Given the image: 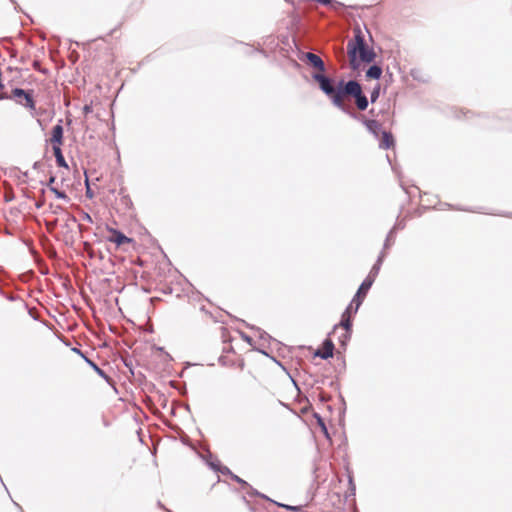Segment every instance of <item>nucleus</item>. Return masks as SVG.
<instances>
[{
    "label": "nucleus",
    "mask_w": 512,
    "mask_h": 512,
    "mask_svg": "<svg viewBox=\"0 0 512 512\" xmlns=\"http://www.w3.org/2000/svg\"><path fill=\"white\" fill-rule=\"evenodd\" d=\"M305 59L308 64L318 69L320 72L325 71V65L323 60L316 54L307 52ZM314 80L319 84L320 89L331 99L332 103L344 110L345 109V98L351 96L355 98V103L360 111H364L368 107V99L362 92L361 85L354 80L344 82L339 81L336 86L333 85L332 80L323 75L322 73L315 74Z\"/></svg>",
    "instance_id": "obj_1"
},
{
    "label": "nucleus",
    "mask_w": 512,
    "mask_h": 512,
    "mask_svg": "<svg viewBox=\"0 0 512 512\" xmlns=\"http://www.w3.org/2000/svg\"><path fill=\"white\" fill-rule=\"evenodd\" d=\"M347 53L353 69H358L361 62H372L376 56L374 51L366 45L360 29L355 30L354 38L348 41Z\"/></svg>",
    "instance_id": "obj_2"
},
{
    "label": "nucleus",
    "mask_w": 512,
    "mask_h": 512,
    "mask_svg": "<svg viewBox=\"0 0 512 512\" xmlns=\"http://www.w3.org/2000/svg\"><path fill=\"white\" fill-rule=\"evenodd\" d=\"M376 274L377 270L374 267L358 288L349 306L343 312L341 320H350L356 314L373 282L375 281Z\"/></svg>",
    "instance_id": "obj_3"
},
{
    "label": "nucleus",
    "mask_w": 512,
    "mask_h": 512,
    "mask_svg": "<svg viewBox=\"0 0 512 512\" xmlns=\"http://www.w3.org/2000/svg\"><path fill=\"white\" fill-rule=\"evenodd\" d=\"M14 100L17 104L23 106L29 111L31 116L35 117L36 112V101L34 99V90H24L21 88H14L8 94V98Z\"/></svg>",
    "instance_id": "obj_4"
},
{
    "label": "nucleus",
    "mask_w": 512,
    "mask_h": 512,
    "mask_svg": "<svg viewBox=\"0 0 512 512\" xmlns=\"http://www.w3.org/2000/svg\"><path fill=\"white\" fill-rule=\"evenodd\" d=\"M353 322H338L333 326L332 331L328 334V337L337 338L340 345L345 348L349 342L352 334Z\"/></svg>",
    "instance_id": "obj_5"
},
{
    "label": "nucleus",
    "mask_w": 512,
    "mask_h": 512,
    "mask_svg": "<svg viewBox=\"0 0 512 512\" xmlns=\"http://www.w3.org/2000/svg\"><path fill=\"white\" fill-rule=\"evenodd\" d=\"M106 231L108 233V235L106 236V240L108 242L114 243L116 247H122L124 245L135 243L133 238L127 237L126 235H124L122 232L115 228L107 226Z\"/></svg>",
    "instance_id": "obj_6"
},
{
    "label": "nucleus",
    "mask_w": 512,
    "mask_h": 512,
    "mask_svg": "<svg viewBox=\"0 0 512 512\" xmlns=\"http://www.w3.org/2000/svg\"><path fill=\"white\" fill-rule=\"evenodd\" d=\"M61 123L62 120H59V123L52 128L50 138L48 139L53 150L61 149L64 143V129Z\"/></svg>",
    "instance_id": "obj_7"
},
{
    "label": "nucleus",
    "mask_w": 512,
    "mask_h": 512,
    "mask_svg": "<svg viewBox=\"0 0 512 512\" xmlns=\"http://www.w3.org/2000/svg\"><path fill=\"white\" fill-rule=\"evenodd\" d=\"M335 345L331 338L327 337L322 342L321 346L316 349V351L313 353L314 357H319L323 360H327L334 355Z\"/></svg>",
    "instance_id": "obj_8"
},
{
    "label": "nucleus",
    "mask_w": 512,
    "mask_h": 512,
    "mask_svg": "<svg viewBox=\"0 0 512 512\" xmlns=\"http://www.w3.org/2000/svg\"><path fill=\"white\" fill-rule=\"evenodd\" d=\"M84 361L99 375L102 379H104L109 385L114 384V380L109 376L102 368H100L93 360L88 357H84Z\"/></svg>",
    "instance_id": "obj_9"
},
{
    "label": "nucleus",
    "mask_w": 512,
    "mask_h": 512,
    "mask_svg": "<svg viewBox=\"0 0 512 512\" xmlns=\"http://www.w3.org/2000/svg\"><path fill=\"white\" fill-rule=\"evenodd\" d=\"M394 146V138L390 132L384 131L380 139V147L383 149H389Z\"/></svg>",
    "instance_id": "obj_10"
},
{
    "label": "nucleus",
    "mask_w": 512,
    "mask_h": 512,
    "mask_svg": "<svg viewBox=\"0 0 512 512\" xmlns=\"http://www.w3.org/2000/svg\"><path fill=\"white\" fill-rule=\"evenodd\" d=\"M381 75H382V69H381V67H379L377 65L371 66L366 71V77L369 79H379L381 77Z\"/></svg>",
    "instance_id": "obj_11"
},
{
    "label": "nucleus",
    "mask_w": 512,
    "mask_h": 512,
    "mask_svg": "<svg viewBox=\"0 0 512 512\" xmlns=\"http://www.w3.org/2000/svg\"><path fill=\"white\" fill-rule=\"evenodd\" d=\"M248 489L247 494L250 497H259L261 499H264L266 501L272 502V499L269 498L267 495L259 492L257 489L253 488L250 484L246 487Z\"/></svg>",
    "instance_id": "obj_12"
},
{
    "label": "nucleus",
    "mask_w": 512,
    "mask_h": 512,
    "mask_svg": "<svg viewBox=\"0 0 512 512\" xmlns=\"http://www.w3.org/2000/svg\"><path fill=\"white\" fill-rule=\"evenodd\" d=\"M314 417L316 418L317 424L321 428V431L323 432L325 437L329 439L330 435H329L328 428H327V426L325 424L324 419L319 414H314Z\"/></svg>",
    "instance_id": "obj_13"
},
{
    "label": "nucleus",
    "mask_w": 512,
    "mask_h": 512,
    "mask_svg": "<svg viewBox=\"0 0 512 512\" xmlns=\"http://www.w3.org/2000/svg\"><path fill=\"white\" fill-rule=\"evenodd\" d=\"M53 154L56 158V162L58 164V166L60 167H67V164H66V161H65V158L62 154V150L61 149H54L53 150Z\"/></svg>",
    "instance_id": "obj_14"
},
{
    "label": "nucleus",
    "mask_w": 512,
    "mask_h": 512,
    "mask_svg": "<svg viewBox=\"0 0 512 512\" xmlns=\"http://www.w3.org/2000/svg\"><path fill=\"white\" fill-rule=\"evenodd\" d=\"M271 503L274 504V505H277L278 507H282V508H284V509H286L288 511H292V512H298V511H300V508L302 507L300 505L299 506H294V505L279 503V502H277V501H275L273 499H272Z\"/></svg>",
    "instance_id": "obj_15"
},
{
    "label": "nucleus",
    "mask_w": 512,
    "mask_h": 512,
    "mask_svg": "<svg viewBox=\"0 0 512 512\" xmlns=\"http://www.w3.org/2000/svg\"><path fill=\"white\" fill-rule=\"evenodd\" d=\"M366 126L370 131L376 134L380 124L376 120H368Z\"/></svg>",
    "instance_id": "obj_16"
},
{
    "label": "nucleus",
    "mask_w": 512,
    "mask_h": 512,
    "mask_svg": "<svg viewBox=\"0 0 512 512\" xmlns=\"http://www.w3.org/2000/svg\"><path fill=\"white\" fill-rule=\"evenodd\" d=\"M253 350H255V351H257V352H259V353H261V354H263V355H265V356H267V357L271 358L275 363H277L278 365L282 366V364H281V362H280V361H278L274 356H270V355L268 354V352H267V351H265L264 349H262V348H260V347L253 346Z\"/></svg>",
    "instance_id": "obj_17"
},
{
    "label": "nucleus",
    "mask_w": 512,
    "mask_h": 512,
    "mask_svg": "<svg viewBox=\"0 0 512 512\" xmlns=\"http://www.w3.org/2000/svg\"><path fill=\"white\" fill-rule=\"evenodd\" d=\"M152 349L157 350L159 352H162L165 355V360L166 361H173V357L168 352H166L163 347L157 346V345H153Z\"/></svg>",
    "instance_id": "obj_18"
},
{
    "label": "nucleus",
    "mask_w": 512,
    "mask_h": 512,
    "mask_svg": "<svg viewBox=\"0 0 512 512\" xmlns=\"http://www.w3.org/2000/svg\"><path fill=\"white\" fill-rule=\"evenodd\" d=\"M257 332L259 333V339L260 340H265V341H270V340H273V338L264 330H261L260 328H256Z\"/></svg>",
    "instance_id": "obj_19"
},
{
    "label": "nucleus",
    "mask_w": 512,
    "mask_h": 512,
    "mask_svg": "<svg viewBox=\"0 0 512 512\" xmlns=\"http://www.w3.org/2000/svg\"><path fill=\"white\" fill-rule=\"evenodd\" d=\"M122 362H123L124 366H125L126 368H128V369H129V371H130L132 374H134V372H133V360H132V358H131V357H125V358H122Z\"/></svg>",
    "instance_id": "obj_20"
},
{
    "label": "nucleus",
    "mask_w": 512,
    "mask_h": 512,
    "mask_svg": "<svg viewBox=\"0 0 512 512\" xmlns=\"http://www.w3.org/2000/svg\"><path fill=\"white\" fill-rule=\"evenodd\" d=\"M207 465L212 469L214 470L215 472H219L220 470V467H221V463L219 460H215V461H207Z\"/></svg>",
    "instance_id": "obj_21"
},
{
    "label": "nucleus",
    "mask_w": 512,
    "mask_h": 512,
    "mask_svg": "<svg viewBox=\"0 0 512 512\" xmlns=\"http://www.w3.org/2000/svg\"><path fill=\"white\" fill-rule=\"evenodd\" d=\"M232 480L237 482L241 485V488L245 489L247 486H249V483L245 481L244 479L240 478L238 475H232Z\"/></svg>",
    "instance_id": "obj_22"
},
{
    "label": "nucleus",
    "mask_w": 512,
    "mask_h": 512,
    "mask_svg": "<svg viewBox=\"0 0 512 512\" xmlns=\"http://www.w3.org/2000/svg\"><path fill=\"white\" fill-rule=\"evenodd\" d=\"M50 190L54 193V195H55L58 199H67V198H68L65 192L60 191V190H58V189H57V188H55V187H51V189H50Z\"/></svg>",
    "instance_id": "obj_23"
},
{
    "label": "nucleus",
    "mask_w": 512,
    "mask_h": 512,
    "mask_svg": "<svg viewBox=\"0 0 512 512\" xmlns=\"http://www.w3.org/2000/svg\"><path fill=\"white\" fill-rule=\"evenodd\" d=\"M239 333V335L241 336V338L246 341L249 345H251L252 347L254 346V340L251 336L247 335L246 333L244 332H240V331H237Z\"/></svg>",
    "instance_id": "obj_24"
},
{
    "label": "nucleus",
    "mask_w": 512,
    "mask_h": 512,
    "mask_svg": "<svg viewBox=\"0 0 512 512\" xmlns=\"http://www.w3.org/2000/svg\"><path fill=\"white\" fill-rule=\"evenodd\" d=\"M219 473L222 475H228L232 479V475H235L227 466L221 465Z\"/></svg>",
    "instance_id": "obj_25"
},
{
    "label": "nucleus",
    "mask_w": 512,
    "mask_h": 512,
    "mask_svg": "<svg viewBox=\"0 0 512 512\" xmlns=\"http://www.w3.org/2000/svg\"><path fill=\"white\" fill-rule=\"evenodd\" d=\"M379 94H380V87L379 85L377 87H375L371 93V102L374 103L377 98L379 97Z\"/></svg>",
    "instance_id": "obj_26"
},
{
    "label": "nucleus",
    "mask_w": 512,
    "mask_h": 512,
    "mask_svg": "<svg viewBox=\"0 0 512 512\" xmlns=\"http://www.w3.org/2000/svg\"><path fill=\"white\" fill-rule=\"evenodd\" d=\"M141 329H143V331H145V332L153 333L154 332L153 322H146V325L144 327H141Z\"/></svg>",
    "instance_id": "obj_27"
},
{
    "label": "nucleus",
    "mask_w": 512,
    "mask_h": 512,
    "mask_svg": "<svg viewBox=\"0 0 512 512\" xmlns=\"http://www.w3.org/2000/svg\"><path fill=\"white\" fill-rule=\"evenodd\" d=\"M348 482H349V491H350L351 495H355L356 486L354 484L352 476H349Z\"/></svg>",
    "instance_id": "obj_28"
},
{
    "label": "nucleus",
    "mask_w": 512,
    "mask_h": 512,
    "mask_svg": "<svg viewBox=\"0 0 512 512\" xmlns=\"http://www.w3.org/2000/svg\"><path fill=\"white\" fill-rule=\"evenodd\" d=\"M241 500L242 502L248 507V509L251 511V512H256L254 507L251 505L250 501L247 499L246 496H242L241 497Z\"/></svg>",
    "instance_id": "obj_29"
},
{
    "label": "nucleus",
    "mask_w": 512,
    "mask_h": 512,
    "mask_svg": "<svg viewBox=\"0 0 512 512\" xmlns=\"http://www.w3.org/2000/svg\"><path fill=\"white\" fill-rule=\"evenodd\" d=\"M218 362L222 366H227L228 365L227 364V358L225 356H223V355L218 358Z\"/></svg>",
    "instance_id": "obj_30"
},
{
    "label": "nucleus",
    "mask_w": 512,
    "mask_h": 512,
    "mask_svg": "<svg viewBox=\"0 0 512 512\" xmlns=\"http://www.w3.org/2000/svg\"><path fill=\"white\" fill-rule=\"evenodd\" d=\"M222 339H223V342H231L232 341V338L231 337H227L226 335V331L225 329H223V332H222Z\"/></svg>",
    "instance_id": "obj_31"
},
{
    "label": "nucleus",
    "mask_w": 512,
    "mask_h": 512,
    "mask_svg": "<svg viewBox=\"0 0 512 512\" xmlns=\"http://www.w3.org/2000/svg\"><path fill=\"white\" fill-rule=\"evenodd\" d=\"M72 351L80 355L83 359L87 357L79 348H72Z\"/></svg>",
    "instance_id": "obj_32"
},
{
    "label": "nucleus",
    "mask_w": 512,
    "mask_h": 512,
    "mask_svg": "<svg viewBox=\"0 0 512 512\" xmlns=\"http://www.w3.org/2000/svg\"><path fill=\"white\" fill-rule=\"evenodd\" d=\"M83 220H85V221H87L89 223L93 222L91 216L89 214H87V213L83 216Z\"/></svg>",
    "instance_id": "obj_33"
},
{
    "label": "nucleus",
    "mask_w": 512,
    "mask_h": 512,
    "mask_svg": "<svg viewBox=\"0 0 512 512\" xmlns=\"http://www.w3.org/2000/svg\"><path fill=\"white\" fill-rule=\"evenodd\" d=\"M55 182V178L54 177H51L50 180H49V183H48V187L51 189L52 184Z\"/></svg>",
    "instance_id": "obj_34"
},
{
    "label": "nucleus",
    "mask_w": 512,
    "mask_h": 512,
    "mask_svg": "<svg viewBox=\"0 0 512 512\" xmlns=\"http://www.w3.org/2000/svg\"><path fill=\"white\" fill-rule=\"evenodd\" d=\"M232 351H233V347L232 346H230L228 348H226V347L223 348V352L229 353V352H232Z\"/></svg>",
    "instance_id": "obj_35"
},
{
    "label": "nucleus",
    "mask_w": 512,
    "mask_h": 512,
    "mask_svg": "<svg viewBox=\"0 0 512 512\" xmlns=\"http://www.w3.org/2000/svg\"><path fill=\"white\" fill-rule=\"evenodd\" d=\"M82 323H83L86 327H88V328H91V327H92V326H91V323H92V322H86V321H83Z\"/></svg>",
    "instance_id": "obj_36"
},
{
    "label": "nucleus",
    "mask_w": 512,
    "mask_h": 512,
    "mask_svg": "<svg viewBox=\"0 0 512 512\" xmlns=\"http://www.w3.org/2000/svg\"><path fill=\"white\" fill-rule=\"evenodd\" d=\"M42 323H43L46 327H48L49 329H51V327L49 326V323H50V322L43 321Z\"/></svg>",
    "instance_id": "obj_37"
},
{
    "label": "nucleus",
    "mask_w": 512,
    "mask_h": 512,
    "mask_svg": "<svg viewBox=\"0 0 512 512\" xmlns=\"http://www.w3.org/2000/svg\"><path fill=\"white\" fill-rule=\"evenodd\" d=\"M107 323L109 325V329L114 332L115 330H114L113 326L110 324V322H107Z\"/></svg>",
    "instance_id": "obj_38"
},
{
    "label": "nucleus",
    "mask_w": 512,
    "mask_h": 512,
    "mask_svg": "<svg viewBox=\"0 0 512 512\" xmlns=\"http://www.w3.org/2000/svg\"><path fill=\"white\" fill-rule=\"evenodd\" d=\"M86 193H87V195H88L89 197H92V195H91V192H90L89 188L87 189V192H86Z\"/></svg>",
    "instance_id": "obj_39"
},
{
    "label": "nucleus",
    "mask_w": 512,
    "mask_h": 512,
    "mask_svg": "<svg viewBox=\"0 0 512 512\" xmlns=\"http://www.w3.org/2000/svg\"><path fill=\"white\" fill-rule=\"evenodd\" d=\"M85 112H89L90 111V108L88 106H85Z\"/></svg>",
    "instance_id": "obj_40"
},
{
    "label": "nucleus",
    "mask_w": 512,
    "mask_h": 512,
    "mask_svg": "<svg viewBox=\"0 0 512 512\" xmlns=\"http://www.w3.org/2000/svg\"><path fill=\"white\" fill-rule=\"evenodd\" d=\"M34 66H35L36 68H39V65H38V63H37V62H34Z\"/></svg>",
    "instance_id": "obj_41"
},
{
    "label": "nucleus",
    "mask_w": 512,
    "mask_h": 512,
    "mask_svg": "<svg viewBox=\"0 0 512 512\" xmlns=\"http://www.w3.org/2000/svg\"><path fill=\"white\" fill-rule=\"evenodd\" d=\"M34 66H35L36 68H39V65H38V63H37V62H34Z\"/></svg>",
    "instance_id": "obj_42"
}]
</instances>
